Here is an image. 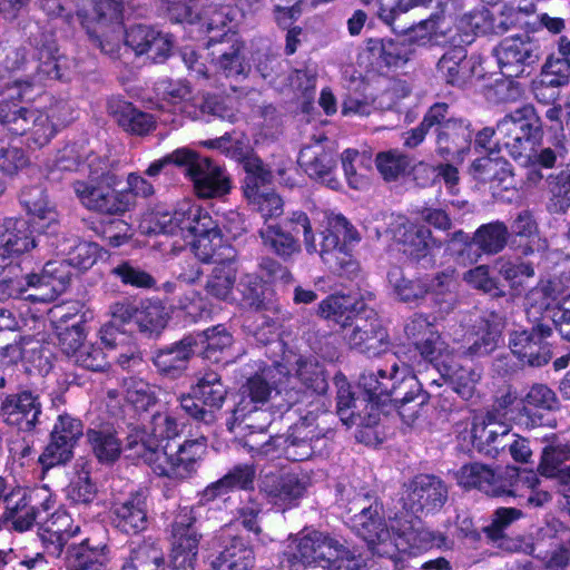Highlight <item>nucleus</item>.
<instances>
[{
    "label": "nucleus",
    "mask_w": 570,
    "mask_h": 570,
    "mask_svg": "<svg viewBox=\"0 0 570 570\" xmlns=\"http://www.w3.org/2000/svg\"><path fill=\"white\" fill-rule=\"evenodd\" d=\"M38 60L32 83L17 81L0 99V124L13 135L26 136L27 146L32 149L48 145L71 118V108L62 99L48 98L45 105H21V101L30 99L28 89L31 86L41 85L45 80L62 79L69 67L68 58L59 52L53 41L39 48Z\"/></svg>",
    "instance_id": "nucleus-1"
},
{
    "label": "nucleus",
    "mask_w": 570,
    "mask_h": 570,
    "mask_svg": "<svg viewBox=\"0 0 570 570\" xmlns=\"http://www.w3.org/2000/svg\"><path fill=\"white\" fill-rule=\"evenodd\" d=\"M351 527L380 557L394 558L397 552L414 553L433 547H450L445 534L422 527L417 518L409 514H396L387 524L377 504L363 508L351 519Z\"/></svg>",
    "instance_id": "nucleus-2"
},
{
    "label": "nucleus",
    "mask_w": 570,
    "mask_h": 570,
    "mask_svg": "<svg viewBox=\"0 0 570 570\" xmlns=\"http://www.w3.org/2000/svg\"><path fill=\"white\" fill-rule=\"evenodd\" d=\"M153 223L147 233L193 238L191 250L199 262L217 264L236 261V249L224 243L217 223L198 204L185 200L173 214H156Z\"/></svg>",
    "instance_id": "nucleus-3"
},
{
    "label": "nucleus",
    "mask_w": 570,
    "mask_h": 570,
    "mask_svg": "<svg viewBox=\"0 0 570 570\" xmlns=\"http://www.w3.org/2000/svg\"><path fill=\"white\" fill-rule=\"evenodd\" d=\"M283 570H358L360 557L321 531H303L293 540Z\"/></svg>",
    "instance_id": "nucleus-4"
},
{
    "label": "nucleus",
    "mask_w": 570,
    "mask_h": 570,
    "mask_svg": "<svg viewBox=\"0 0 570 570\" xmlns=\"http://www.w3.org/2000/svg\"><path fill=\"white\" fill-rule=\"evenodd\" d=\"M320 410L309 409L298 422L293 424L286 435L269 436L263 443L247 439L244 443L253 458L275 459L283 454L291 461H305L322 455L328 446V438L315 424Z\"/></svg>",
    "instance_id": "nucleus-5"
},
{
    "label": "nucleus",
    "mask_w": 570,
    "mask_h": 570,
    "mask_svg": "<svg viewBox=\"0 0 570 570\" xmlns=\"http://www.w3.org/2000/svg\"><path fill=\"white\" fill-rule=\"evenodd\" d=\"M274 372L286 375L289 370L283 363H275L273 367L265 368L262 374L248 379L242 387V399L235 406L227 428L230 432L242 434L249 430V435L264 433L271 423V415L261 410L271 397L273 390H276L267 377L275 379Z\"/></svg>",
    "instance_id": "nucleus-6"
},
{
    "label": "nucleus",
    "mask_w": 570,
    "mask_h": 570,
    "mask_svg": "<svg viewBox=\"0 0 570 570\" xmlns=\"http://www.w3.org/2000/svg\"><path fill=\"white\" fill-rule=\"evenodd\" d=\"M116 178L107 171V164L99 157L88 163V177L76 179L71 188L79 203L88 210L106 215H122L130 205L128 194H117L111 186Z\"/></svg>",
    "instance_id": "nucleus-7"
},
{
    "label": "nucleus",
    "mask_w": 570,
    "mask_h": 570,
    "mask_svg": "<svg viewBox=\"0 0 570 570\" xmlns=\"http://www.w3.org/2000/svg\"><path fill=\"white\" fill-rule=\"evenodd\" d=\"M415 376L411 368L403 364L399 366L393 363L390 370H377L376 372H366L360 376L358 385L363 390V397L366 400L365 409L374 414L379 405L384 401L382 397L391 396L395 403H400V414L404 415L403 407L414 400L413 392L401 393L402 385L413 387Z\"/></svg>",
    "instance_id": "nucleus-8"
},
{
    "label": "nucleus",
    "mask_w": 570,
    "mask_h": 570,
    "mask_svg": "<svg viewBox=\"0 0 570 570\" xmlns=\"http://www.w3.org/2000/svg\"><path fill=\"white\" fill-rule=\"evenodd\" d=\"M541 128L534 108L525 105L504 116L498 122V142L509 155L523 165L532 161V156Z\"/></svg>",
    "instance_id": "nucleus-9"
},
{
    "label": "nucleus",
    "mask_w": 570,
    "mask_h": 570,
    "mask_svg": "<svg viewBox=\"0 0 570 570\" xmlns=\"http://www.w3.org/2000/svg\"><path fill=\"white\" fill-rule=\"evenodd\" d=\"M145 449L147 464L159 476L171 479L189 478L197 469L207 450V440L204 436L186 440L175 452L168 449H157L154 441L147 445H139Z\"/></svg>",
    "instance_id": "nucleus-10"
},
{
    "label": "nucleus",
    "mask_w": 570,
    "mask_h": 570,
    "mask_svg": "<svg viewBox=\"0 0 570 570\" xmlns=\"http://www.w3.org/2000/svg\"><path fill=\"white\" fill-rule=\"evenodd\" d=\"M293 355L284 357V365L287 366L289 373L286 374L288 384L293 380H297L305 387L304 391L295 390L294 386L285 389V401L288 409L297 406L296 412L302 414L301 404H306L311 409L320 410L321 395L327 390V381L323 366L315 358L295 357L294 363L291 362Z\"/></svg>",
    "instance_id": "nucleus-11"
},
{
    "label": "nucleus",
    "mask_w": 570,
    "mask_h": 570,
    "mask_svg": "<svg viewBox=\"0 0 570 570\" xmlns=\"http://www.w3.org/2000/svg\"><path fill=\"white\" fill-rule=\"evenodd\" d=\"M358 240L357 230L343 215H332L328 217L327 228L317 253L331 268L351 275L357 272L358 264L350 254V246Z\"/></svg>",
    "instance_id": "nucleus-12"
},
{
    "label": "nucleus",
    "mask_w": 570,
    "mask_h": 570,
    "mask_svg": "<svg viewBox=\"0 0 570 570\" xmlns=\"http://www.w3.org/2000/svg\"><path fill=\"white\" fill-rule=\"evenodd\" d=\"M286 226L289 232L284 230L277 224H267L259 229L262 243L266 249L279 256L283 259L291 258L294 254L301 252L299 242L292 235L293 233H303L305 249L309 254L317 253L314 234L308 216L303 212H295L287 219Z\"/></svg>",
    "instance_id": "nucleus-13"
},
{
    "label": "nucleus",
    "mask_w": 570,
    "mask_h": 570,
    "mask_svg": "<svg viewBox=\"0 0 570 570\" xmlns=\"http://www.w3.org/2000/svg\"><path fill=\"white\" fill-rule=\"evenodd\" d=\"M57 262H48L40 274L32 273L23 275L22 271L17 276H9L4 281L0 301L19 296L28 289L35 293L29 297L37 302L53 301L65 287V276L57 275Z\"/></svg>",
    "instance_id": "nucleus-14"
},
{
    "label": "nucleus",
    "mask_w": 570,
    "mask_h": 570,
    "mask_svg": "<svg viewBox=\"0 0 570 570\" xmlns=\"http://www.w3.org/2000/svg\"><path fill=\"white\" fill-rule=\"evenodd\" d=\"M501 73L508 78L522 76L540 59V46L529 35L504 38L493 50Z\"/></svg>",
    "instance_id": "nucleus-15"
},
{
    "label": "nucleus",
    "mask_w": 570,
    "mask_h": 570,
    "mask_svg": "<svg viewBox=\"0 0 570 570\" xmlns=\"http://www.w3.org/2000/svg\"><path fill=\"white\" fill-rule=\"evenodd\" d=\"M298 164L312 179L333 190L341 187L335 176L337 153L328 138L323 136L305 145L299 151Z\"/></svg>",
    "instance_id": "nucleus-16"
},
{
    "label": "nucleus",
    "mask_w": 570,
    "mask_h": 570,
    "mask_svg": "<svg viewBox=\"0 0 570 570\" xmlns=\"http://www.w3.org/2000/svg\"><path fill=\"white\" fill-rule=\"evenodd\" d=\"M311 485V478L304 472L266 473L259 483L267 501L283 511L296 507Z\"/></svg>",
    "instance_id": "nucleus-17"
},
{
    "label": "nucleus",
    "mask_w": 570,
    "mask_h": 570,
    "mask_svg": "<svg viewBox=\"0 0 570 570\" xmlns=\"http://www.w3.org/2000/svg\"><path fill=\"white\" fill-rule=\"evenodd\" d=\"M194 523L193 509L179 508L171 523L173 570H195L199 537Z\"/></svg>",
    "instance_id": "nucleus-18"
},
{
    "label": "nucleus",
    "mask_w": 570,
    "mask_h": 570,
    "mask_svg": "<svg viewBox=\"0 0 570 570\" xmlns=\"http://www.w3.org/2000/svg\"><path fill=\"white\" fill-rule=\"evenodd\" d=\"M344 338L352 348L371 356L384 352L389 346V334L373 311L357 313L344 330Z\"/></svg>",
    "instance_id": "nucleus-19"
},
{
    "label": "nucleus",
    "mask_w": 570,
    "mask_h": 570,
    "mask_svg": "<svg viewBox=\"0 0 570 570\" xmlns=\"http://www.w3.org/2000/svg\"><path fill=\"white\" fill-rule=\"evenodd\" d=\"M448 499V488L434 475L420 474L405 485L402 495L403 507L407 512L416 514L422 511L432 512L441 509Z\"/></svg>",
    "instance_id": "nucleus-20"
},
{
    "label": "nucleus",
    "mask_w": 570,
    "mask_h": 570,
    "mask_svg": "<svg viewBox=\"0 0 570 570\" xmlns=\"http://www.w3.org/2000/svg\"><path fill=\"white\" fill-rule=\"evenodd\" d=\"M207 48L213 63L226 77L245 75L249 70L244 56L245 45L232 27L219 36H210Z\"/></svg>",
    "instance_id": "nucleus-21"
},
{
    "label": "nucleus",
    "mask_w": 570,
    "mask_h": 570,
    "mask_svg": "<svg viewBox=\"0 0 570 570\" xmlns=\"http://www.w3.org/2000/svg\"><path fill=\"white\" fill-rule=\"evenodd\" d=\"M551 335L552 328L544 324H538L530 331H514L510 334L509 347L523 363L542 366L552 357L551 345L547 342Z\"/></svg>",
    "instance_id": "nucleus-22"
},
{
    "label": "nucleus",
    "mask_w": 570,
    "mask_h": 570,
    "mask_svg": "<svg viewBox=\"0 0 570 570\" xmlns=\"http://www.w3.org/2000/svg\"><path fill=\"white\" fill-rule=\"evenodd\" d=\"M187 175L194 184L196 195L200 198L223 197L230 190V180L225 170L209 158L193 151L190 161H186Z\"/></svg>",
    "instance_id": "nucleus-23"
},
{
    "label": "nucleus",
    "mask_w": 570,
    "mask_h": 570,
    "mask_svg": "<svg viewBox=\"0 0 570 570\" xmlns=\"http://www.w3.org/2000/svg\"><path fill=\"white\" fill-rule=\"evenodd\" d=\"M150 431L138 425H131L129 428L128 435L126 438L125 449L130 452L129 455L137 459H141L147 464V455H145V449L139 445H147L149 441H154L157 449H168V443L163 445V441L169 440L178 434V423L168 413H156L153 415L150 421Z\"/></svg>",
    "instance_id": "nucleus-24"
},
{
    "label": "nucleus",
    "mask_w": 570,
    "mask_h": 570,
    "mask_svg": "<svg viewBox=\"0 0 570 570\" xmlns=\"http://www.w3.org/2000/svg\"><path fill=\"white\" fill-rule=\"evenodd\" d=\"M511 426L504 423L497 411H488L474 417L471 436L478 452L497 458L507 446L504 439L510 434Z\"/></svg>",
    "instance_id": "nucleus-25"
},
{
    "label": "nucleus",
    "mask_w": 570,
    "mask_h": 570,
    "mask_svg": "<svg viewBox=\"0 0 570 570\" xmlns=\"http://www.w3.org/2000/svg\"><path fill=\"white\" fill-rule=\"evenodd\" d=\"M387 233L402 246L403 253L414 259L425 257L435 244L432 232L428 227L412 223L402 215L391 218Z\"/></svg>",
    "instance_id": "nucleus-26"
},
{
    "label": "nucleus",
    "mask_w": 570,
    "mask_h": 570,
    "mask_svg": "<svg viewBox=\"0 0 570 570\" xmlns=\"http://www.w3.org/2000/svg\"><path fill=\"white\" fill-rule=\"evenodd\" d=\"M126 45L136 55H146L154 62H163L171 55L174 38L154 27L137 24L126 32Z\"/></svg>",
    "instance_id": "nucleus-27"
},
{
    "label": "nucleus",
    "mask_w": 570,
    "mask_h": 570,
    "mask_svg": "<svg viewBox=\"0 0 570 570\" xmlns=\"http://www.w3.org/2000/svg\"><path fill=\"white\" fill-rule=\"evenodd\" d=\"M42 405L39 396L30 391L6 396L1 411L7 424L20 431H31L40 423Z\"/></svg>",
    "instance_id": "nucleus-28"
},
{
    "label": "nucleus",
    "mask_w": 570,
    "mask_h": 570,
    "mask_svg": "<svg viewBox=\"0 0 570 570\" xmlns=\"http://www.w3.org/2000/svg\"><path fill=\"white\" fill-rule=\"evenodd\" d=\"M436 153L443 158H461L470 150L473 129L468 120L448 119L435 129Z\"/></svg>",
    "instance_id": "nucleus-29"
},
{
    "label": "nucleus",
    "mask_w": 570,
    "mask_h": 570,
    "mask_svg": "<svg viewBox=\"0 0 570 570\" xmlns=\"http://www.w3.org/2000/svg\"><path fill=\"white\" fill-rule=\"evenodd\" d=\"M570 285L564 286L562 278L541 281L525 296V311L529 316L537 318L547 313L550 318L551 311L561 303L570 304Z\"/></svg>",
    "instance_id": "nucleus-30"
},
{
    "label": "nucleus",
    "mask_w": 570,
    "mask_h": 570,
    "mask_svg": "<svg viewBox=\"0 0 570 570\" xmlns=\"http://www.w3.org/2000/svg\"><path fill=\"white\" fill-rule=\"evenodd\" d=\"M503 470L495 471L482 463L463 465L456 473L459 485L465 489H478L491 497H501L508 482L502 480Z\"/></svg>",
    "instance_id": "nucleus-31"
},
{
    "label": "nucleus",
    "mask_w": 570,
    "mask_h": 570,
    "mask_svg": "<svg viewBox=\"0 0 570 570\" xmlns=\"http://www.w3.org/2000/svg\"><path fill=\"white\" fill-rule=\"evenodd\" d=\"M110 561L107 544H94L86 538L80 543L67 546L65 566L67 570H106Z\"/></svg>",
    "instance_id": "nucleus-32"
},
{
    "label": "nucleus",
    "mask_w": 570,
    "mask_h": 570,
    "mask_svg": "<svg viewBox=\"0 0 570 570\" xmlns=\"http://www.w3.org/2000/svg\"><path fill=\"white\" fill-rule=\"evenodd\" d=\"M503 327L504 321L500 314L483 313L474 325L476 340L466 350H460L461 355L479 357L490 354L497 348Z\"/></svg>",
    "instance_id": "nucleus-33"
},
{
    "label": "nucleus",
    "mask_w": 570,
    "mask_h": 570,
    "mask_svg": "<svg viewBox=\"0 0 570 570\" xmlns=\"http://www.w3.org/2000/svg\"><path fill=\"white\" fill-rule=\"evenodd\" d=\"M196 347L197 338L194 335H187L180 341L159 350L154 356V364L159 372L178 376L186 370Z\"/></svg>",
    "instance_id": "nucleus-34"
},
{
    "label": "nucleus",
    "mask_w": 570,
    "mask_h": 570,
    "mask_svg": "<svg viewBox=\"0 0 570 570\" xmlns=\"http://www.w3.org/2000/svg\"><path fill=\"white\" fill-rule=\"evenodd\" d=\"M109 114L117 124L127 132L144 136L156 127V119L153 115L139 110L131 102L121 99H111L108 102Z\"/></svg>",
    "instance_id": "nucleus-35"
},
{
    "label": "nucleus",
    "mask_w": 570,
    "mask_h": 570,
    "mask_svg": "<svg viewBox=\"0 0 570 570\" xmlns=\"http://www.w3.org/2000/svg\"><path fill=\"white\" fill-rule=\"evenodd\" d=\"M256 476L255 466L252 464L235 465L227 474L210 483L203 491V500L213 501L235 490H249L254 487Z\"/></svg>",
    "instance_id": "nucleus-36"
},
{
    "label": "nucleus",
    "mask_w": 570,
    "mask_h": 570,
    "mask_svg": "<svg viewBox=\"0 0 570 570\" xmlns=\"http://www.w3.org/2000/svg\"><path fill=\"white\" fill-rule=\"evenodd\" d=\"M116 527L126 533H137L147 527L146 497L138 492L114 508Z\"/></svg>",
    "instance_id": "nucleus-37"
},
{
    "label": "nucleus",
    "mask_w": 570,
    "mask_h": 570,
    "mask_svg": "<svg viewBox=\"0 0 570 570\" xmlns=\"http://www.w3.org/2000/svg\"><path fill=\"white\" fill-rule=\"evenodd\" d=\"M466 49L455 45L439 59L436 71L449 85L461 87L472 77V67L466 59Z\"/></svg>",
    "instance_id": "nucleus-38"
},
{
    "label": "nucleus",
    "mask_w": 570,
    "mask_h": 570,
    "mask_svg": "<svg viewBox=\"0 0 570 570\" xmlns=\"http://www.w3.org/2000/svg\"><path fill=\"white\" fill-rule=\"evenodd\" d=\"M256 557L253 548L242 538H233L213 561L214 570H252Z\"/></svg>",
    "instance_id": "nucleus-39"
},
{
    "label": "nucleus",
    "mask_w": 570,
    "mask_h": 570,
    "mask_svg": "<svg viewBox=\"0 0 570 570\" xmlns=\"http://www.w3.org/2000/svg\"><path fill=\"white\" fill-rule=\"evenodd\" d=\"M337 386V414L346 425L375 423L376 415L367 412V417L362 414V406H365V397H354L345 379L336 381Z\"/></svg>",
    "instance_id": "nucleus-40"
},
{
    "label": "nucleus",
    "mask_w": 570,
    "mask_h": 570,
    "mask_svg": "<svg viewBox=\"0 0 570 570\" xmlns=\"http://www.w3.org/2000/svg\"><path fill=\"white\" fill-rule=\"evenodd\" d=\"M32 501L33 493L28 499L23 495L14 504L6 505L3 517L14 530L20 532L29 530L37 519L40 518L41 511L47 512L51 508L48 495H46L40 507L32 504Z\"/></svg>",
    "instance_id": "nucleus-41"
},
{
    "label": "nucleus",
    "mask_w": 570,
    "mask_h": 570,
    "mask_svg": "<svg viewBox=\"0 0 570 570\" xmlns=\"http://www.w3.org/2000/svg\"><path fill=\"white\" fill-rule=\"evenodd\" d=\"M57 248L66 258L65 262L79 269H89L100 257L98 244L80 240L77 237H63Z\"/></svg>",
    "instance_id": "nucleus-42"
},
{
    "label": "nucleus",
    "mask_w": 570,
    "mask_h": 570,
    "mask_svg": "<svg viewBox=\"0 0 570 570\" xmlns=\"http://www.w3.org/2000/svg\"><path fill=\"white\" fill-rule=\"evenodd\" d=\"M428 296L444 313L452 311L456 304V279L453 271L440 272L433 276L426 275Z\"/></svg>",
    "instance_id": "nucleus-43"
},
{
    "label": "nucleus",
    "mask_w": 570,
    "mask_h": 570,
    "mask_svg": "<svg viewBox=\"0 0 570 570\" xmlns=\"http://www.w3.org/2000/svg\"><path fill=\"white\" fill-rule=\"evenodd\" d=\"M389 284L404 303H422L428 296L429 283L426 275L416 278L404 277L399 267H393L387 274Z\"/></svg>",
    "instance_id": "nucleus-44"
},
{
    "label": "nucleus",
    "mask_w": 570,
    "mask_h": 570,
    "mask_svg": "<svg viewBox=\"0 0 570 570\" xmlns=\"http://www.w3.org/2000/svg\"><path fill=\"white\" fill-rule=\"evenodd\" d=\"M47 531L50 533L51 540V544L48 546L49 553L60 557L68 540L80 532V525L73 524L69 512L58 510L48 521Z\"/></svg>",
    "instance_id": "nucleus-45"
},
{
    "label": "nucleus",
    "mask_w": 570,
    "mask_h": 570,
    "mask_svg": "<svg viewBox=\"0 0 570 570\" xmlns=\"http://www.w3.org/2000/svg\"><path fill=\"white\" fill-rule=\"evenodd\" d=\"M87 438L94 454L100 462L110 463L119 458L122 449L121 442L112 426L104 425L89 429Z\"/></svg>",
    "instance_id": "nucleus-46"
},
{
    "label": "nucleus",
    "mask_w": 570,
    "mask_h": 570,
    "mask_svg": "<svg viewBox=\"0 0 570 570\" xmlns=\"http://www.w3.org/2000/svg\"><path fill=\"white\" fill-rule=\"evenodd\" d=\"M415 350L428 362L435 366H443L444 368L450 363H454V360L461 356L460 350L450 347V345L444 342L438 330L430 333L424 341L419 343Z\"/></svg>",
    "instance_id": "nucleus-47"
},
{
    "label": "nucleus",
    "mask_w": 570,
    "mask_h": 570,
    "mask_svg": "<svg viewBox=\"0 0 570 570\" xmlns=\"http://www.w3.org/2000/svg\"><path fill=\"white\" fill-rule=\"evenodd\" d=\"M508 226L500 220L483 224L474 232V244L481 253L494 255L500 253L509 238Z\"/></svg>",
    "instance_id": "nucleus-48"
},
{
    "label": "nucleus",
    "mask_w": 570,
    "mask_h": 570,
    "mask_svg": "<svg viewBox=\"0 0 570 570\" xmlns=\"http://www.w3.org/2000/svg\"><path fill=\"white\" fill-rule=\"evenodd\" d=\"M168 315L159 302L144 301L136 307L135 323L147 335H158L167 324Z\"/></svg>",
    "instance_id": "nucleus-49"
},
{
    "label": "nucleus",
    "mask_w": 570,
    "mask_h": 570,
    "mask_svg": "<svg viewBox=\"0 0 570 570\" xmlns=\"http://www.w3.org/2000/svg\"><path fill=\"white\" fill-rule=\"evenodd\" d=\"M236 274L235 261L215 264L206 283V292L218 299H228L234 288Z\"/></svg>",
    "instance_id": "nucleus-50"
},
{
    "label": "nucleus",
    "mask_w": 570,
    "mask_h": 570,
    "mask_svg": "<svg viewBox=\"0 0 570 570\" xmlns=\"http://www.w3.org/2000/svg\"><path fill=\"white\" fill-rule=\"evenodd\" d=\"M158 389L142 379L128 377L122 383V394L137 412H145L157 402Z\"/></svg>",
    "instance_id": "nucleus-51"
},
{
    "label": "nucleus",
    "mask_w": 570,
    "mask_h": 570,
    "mask_svg": "<svg viewBox=\"0 0 570 570\" xmlns=\"http://www.w3.org/2000/svg\"><path fill=\"white\" fill-rule=\"evenodd\" d=\"M191 389L203 405L210 409H220L227 395V387L213 371L204 373Z\"/></svg>",
    "instance_id": "nucleus-52"
},
{
    "label": "nucleus",
    "mask_w": 570,
    "mask_h": 570,
    "mask_svg": "<svg viewBox=\"0 0 570 570\" xmlns=\"http://www.w3.org/2000/svg\"><path fill=\"white\" fill-rule=\"evenodd\" d=\"M317 313L323 318L341 324L344 330L350 324L347 322H352L357 314L354 299L346 295H330L320 303Z\"/></svg>",
    "instance_id": "nucleus-53"
},
{
    "label": "nucleus",
    "mask_w": 570,
    "mask_h": 570,
    "mask_svg": "<svg viewBox=\"0 0 570 570\" xmlns=\"http://www.w3.org/2000/svg\"><path fill=\"white\" fill-rule=\"evenodd\" d=\"M88 35L92 43L111 58L118 57L124 38L126 39L122 22L102 27L95 26L92 30L88 28Z\"/></svg>",
    "instance_id": "nucleus-54"
},
{
    "label": "nucleus",
    "mask_w": 570,
    "mask_h": 570,
    "mask_svg": "<svg viewBox=\"0 0 570 570\" xmlns=\"http://www.w3.org/2000/svg\"><path fill=\"white\" fill-rule=\"evenodd\" d=\"M549 200L547 208L552 214H563L570 207V170L550 175L547 179Z\"/></svg>",
    "instance_id": "nucleus-55"
},
{
    "label": "nucleus",
    "mask_w": 570,
    "mask_h": 570,
    "mask_svg": "<svg viewBox=\"0 0 570 570\" xmlns=\"http://www.w3.org/2000/svg\"><path fill=\"white\" fill-rule=\"evenodd\" d=\"M370 51L374 58L386 67H399L409 59V46L393 39L371 40Z\"/></svg>",
    "instance_id": "nucleus-56"
},
{
    "label": "nucleus",
    "mask_w": 570,
    "mask_h": 570,
    "mask_svg": "<svg viewBox=\"0 0 570 570\" xmlns=\"http://www.w3.org/2000/svg\"><path fill=\"white\" fill-rule=\"evenodd\" d=\"M155 91L164 102L181 112L191 100V88L183 80L161 79L156 82Z\"/></svg>",
    "instance_id": "nucleus-57"
},
{
    "label": "nucleus",
    "mask_w": 570,
    "mask_h": 570,
    "mask_svg": "<svg viewBox=\"0 0 570 570\" xmlns=\"http://www.w3.org/2000/svg\"><path fill=\"white\" fill-rule=\"evenodd\" d=\"M92 157L97 156L83 144H67L58 151L55 166L59 170H79L88 173V163Z\"/></svg>",
    "instance_id": "nucleus-58"
},
{
    "label": "nucleus",
    "mask_w": 570,
    "mask_h": 570,
    "mask_svg": "<svg viewBox=\"0 0 570 570\" xmlns=\"http://www.w3.org/2000/svg\"><path fill=\"white\" fill-rule=\"evenodd\" d=\"M442 374V379H449L452 389L463 399H470L475 390L476 384L481 380V371L478 367L465 368L460 366L454 368L453 363H450Z\"/></svg>",
    "instance_id": "nucleus-59"
},
{
    "label": "nucleus",
    "mask_w": 570,
    "mask_h": 570,
    "mask_svg": "<svg viewBox=\"0 0 570 570\" xmlns=\"http://www.w3.org/2000/svg\"><path fill=\"white\" fill-rule=\"evenodd\" d=\"M120 570H165L161 553L150 546H139L122 561Z\"/></svg>",
    "instance_id": "nucleus-60"
},
{
    "label": "nucleus",
    "mask_w": 570,
    "mask_h": 570,
    "mask_svg": "<svg viewBox=\"0 0 570 570\" xmlns=\"http://www.w3.org/2000/svg\"><path fill=\"white\" fill-rule=\"evenodd\" d=\"M110 274L126 286L142 289H150L156 286L154 276L134 265L130 261L120 262L111 268Z\"/></svg>",
    "instance_id": "nucleus-61"
},
{
    "label": "nucleus",
    "mask_w": 570,
    "mask_h": 570,
    "mask_svg": "<svg viewBox=\"0 0 570 570\" xmlns=\"http://www.w3.org/2000/svg\"><path fill=\"white\" fill-rule=\"evenodd\" d=\"M472 171L476 179L481 181H505L511 177L509 164L502 158H492L490 156L481 157L472 163Z\"/></svg>",
    "instance_id": "nucleus-62"
},
{
    "label": "nucleus",
    "mask_w": 570,
    "mask_h": 570,
    "mask_svg": "<svg viewBox=\"0 0 570 570\" xmlns=\"http://www.w3.org/2000/svg\"><path fill=\"white\" fill-rule=\"evenodd\" d=\"M197 338V346L202 345L205 348V356L215 362L219 361L216 356L217 352H223L233 343L232 335L226 331L223 325H217L208 328L202 333L194 335Z\"/></svg>",
    "instance_id": "nucleus-63"
},
{
    "label": "nucleus",
    "mask_w": 570,
    "mask_h": 570,
    "mask_svg": "<svg viewBox=\"0 0 570 570\" xmlns=\"http://www.w3.org/2000/svg\"><path fill=\"white\" fill-rule=\"evenodd\" d=\"M30 164L27 153L18 146L0 139V171L7 176H14Z\"/></svg>",
    "instance_id": "nucleus-64"
}]
</instances>
